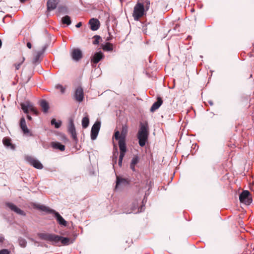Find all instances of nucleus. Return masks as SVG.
<instances>
[{"instance_id": "13", "label": "nucleus", "mask_w": 254, "mask_h": 254, "mask_svg": "<svg viewBox=\"0 0 254 254\" xmlns=\"http://www.w3.org/2000/svg\"><path fill=\"white\" fill-rule=\"evenodd\" d=\"M71 57L73 60L78 61L82 57V52L78 48L74 49L71 52Z\"/></svg>"}, {"instance_id": "42", "label": "nucleus", "mask_w": 254, "mask_h": 254, "mask_svg": "<svg viewBox=\"0 0 254 254\" xmlns=\"http://www.w3.org/2000/svg\"><path fill=\"white\" fill-rule=\"evenodd\" d=\"M59 10L60 12H63L64 10H66V8L64 7H59Z\"/></svg>"}, {"instance_id": "14", "label": "nucleus", "mask_w": 254, "mask_h": 254, "mask_svg": "<svg viewBox=\"0 0 254 254\" xmlns=\"http://www.w3.org/2000/svg\"><path fill=\"white\" fill-rule=\"evenodd\" d=\"M90 25V29L93 31H96L98 30L100 26L99 21L96 18H91L89 22Z\"/></svg>"}, {"instance_id": "41", "label": "nucleus", "mask_w": 254, "mask_h": 254, "mask_svg": "<svg viewBox=\"0 0 254 254\" xmlns=\"http://www.w3.org/2000/svg\"><path fill=\"white\" fill-rule=\"evenodd\" d=\"M144 206H143V205H142L140 207V208H138V210H137V211L136 213H138V212H141V211H143V210H144Z\"/></svg>"}, {"instance_id": "1", "label": "nucleus", "mask_w": 254, "mask_h": 254, "mask_svg": "<svg viewBox=\"0 0 254 254\" xmlns=\"http://www.w3.org/2000/svg\"><path fill=\"white\" fill-rule=\"evenodd\" d=\"M149 135V127L147 123H140V127L137 132V137L138 143L141 147L144 146L147 142Z\"/></svg>"}, {"instance_id": "5", "label": "nucleus", "mask_w": 254, "mask_h": 254, "mask_svg": "<svg viewBox=\"0 0 254 254\" xmlns=\"http://www.w3.org/2000/svg\"><path fill=\"white\" fill-rule=\"evenodd\" d=\"M128 131V127L127 125H123L121 133L119 131H116L114 137L116 140L126 139V137Z\"/></svg>"}, {"instance_id": "38", "label": "nucleus", "mask_w": 254, "mask_h": 254, "mask_svg": "<svg viewBox=\"0 0 254 254\" xmlns=\"http://www.w3.org/2000/svg\"><path fill=\"white\" fill-rule=\"evenodd\" d=\"M10 252L7 249H2L0 251V254H9Z\"/></svg>"}, {"instance_id": "23", "label": "nucleus", "mask_w": 254, "mask_h": 254, "mask_svg": "<svg viewBox=\"0 0 254 254\" xmlns=\"http://www.w3.org/2000/svg\"><path fill=\"white\" fill-rule=\"evenodd\" d=\"M3 144L6 147H9L11 149H14V146L11 143V140L8 138H4L2 140Z\"/></svg>"}, {"instance_id": "4", "label": "nucleus", "mask_w": 254, "mask_h": 254, "mask_svg": "<svg viewBox=\"0 0 254 254\" xmlns=\"http://www.w3.org/2000/svg\"><path fill=\"white\" fill-rule=\"evenodd\" d=\"M21 107L23 111L27 114H28L29 112H31L36 115H38V111L34 108L33 104L29 101H26L24 103H21Z\"/></svg>"}, {"instance_id": "43", "label": "nucleus", "mask_w": 254, "mask_h": 254, "mask_svg": "<svg viewBox=\"0 0 254 254\" xmlns=\"http://www.w3.org/2000/svg\"><path fill=\"white\" fill-rule=\"evenodd\" d=\"M4 240V237L2 235H0V243H2Z\"/></svg>"}, {"instance_id": "46", "label": "nucleus", "mask_w": 254, "mask_h": 254, "mask_svg": "<svg viewBox=\"0 0 254 254\" xmlns=\"http://www.w3.org/2000/svg\"><path fill=\"white\" fill-rule=\"evenodd\" d=\"M27 118L29 121H31L32 120V117L30 115H27Z\"/></svg>"}, {"instance_id": "39", "label": "nucleus", "mask_w": 254, "mask_h": 254, "mask_svg": "<svg viewBox=\"0 0 254 254\" xmlns=\"http://www.w3.org/2000/svg\"><path fill=\"white\" fill-rule=\"evenodd\" d=\"M133 206L132 207V212H133L136 208L138 207V203L137 202H134L133 203Z\"/></svg>"}, {"instance_id": "45", "label": "nucleus", "mask_w": 254, "mask_h": 254, "mask_svg": "<svg viewBox=\"0 0 254 254\" xmlns=\"http://www.w3.org/2000/svg\"><path fill=\"white\" fill-rule=\"evenodd\" d=\"M27 46L29 49H31L32 47V45L30 42H28L27 43Z\"/></svg>"}, {"instance_id": "2", "label": "nucleus", "mask_w": 254, "mask_h": 254, "mask_svg": "<svg viewBox=\"0 0 254 254\" xmlns=\"http://www.w3.org/2000/svg\"><path fill=\"white\" fill-rule=\"evenodd\" d=\"M37 236L40 239L51 242L52 244H57L59 242L60 238L58 235L48 233H39Z\"/></svg>"}, {"instance_id": "22", "label": "nucleus", "mask_w": 254, "mask_h": 254, "mask_svg": "<svg viewBox=\"0 0 254 254\" xmlns=\"http://www.w3.org/2000/svg\"><path fill=\"white\" fill-rule=\"evenodd\" d=\"M127 184V181L126 179L117 177L116 189L119 188L120 186H125Z\"/></svg>"}, {"instance_id": "12", "label": "nucleus", "mask_w": 254, "mask_h": 254, "mask_svg": "<svg viewBox=\"0 0 254 254\" xmlns=\"http://www.w3.org/2000/svg\"><path fill=\"white\" fill-rule=\"evenodd\" d=\"M74 97L75 100L79 102L83 101L84 98L83 90L81 87H79L76 89Z\"/></svg>"}, {"instance_id": "37", "label": "nucleus", "mask_w": 254, "mask_h": 254, "mask_svg": "<svg viewBox=\"0 0 254 254\" xmlns=\"http://www.w3.org/2000/svg\"><path fill=\"white\" fill-rule=\"evenodd\" d=\"M125 155H123V154H120V156H119V165L120 166H121L122 165V161H123V158L124 157Z\"/></svg>"}, {"instance_id": "33", "label": "nucleus", "mask_w": 254, "mask_h": 254, "mask_svg": "<svg viewBox=\"0 0 254 254\" xmlns=\"http://www.w3.org/2000/svg\"><path fill=\"white\" fill-rule=\"evenodd\" d=\"M18 242H19V245L21 247H22L23 248H24L26 247V244H27V242L24 239L21 238H19Z\"/></svg>"}, {"instance_id": "29", "label": "nucleus", "mask_w": 254, "mask_h": 254, "mask_svg": "<svg viewBox=\"0 0 254 254\" xmlns=\"http://www.w3.org/2000/svg\"><path fill=\"white\" fill-rule=\"evenodd\" d=\"M102 49L105 51H113V45L110 43H107L102 46Z\"/></svg>"}, {"instance_id": "7", "label": "nucleus", "mask_w": 254, "mask_h": 254, "mask_svg": "<svg viewBox=\"0 0 254 254\" xmlns=\"http://www.w3.org/2000/svg\"><path fill=\"white\" fill-rule=\"evenodd\" d=\"M101 127V123L99 121H96L93 125L91 130V138L94 140L96 139L99 133Z\"/></svg>"}, {"instance_id": "3", "label": "nucleus", "mask_w": 254, "mask_h": 254, "mask_svg": "<svg viewBox=\"0 0 254 254\" xmlns=\"http://www.w3.org/2000/svg\"><path fill=\"white\" fill-rule=\"evenodd\" d=\"M143 4L141 2H137L134 6L133 12V17L135 20H138L144 13Z\"/></svg>"}, {"instance_id": "47", "label": "nucleus", "mask_w": 254, "mask_h": 254, "mask_svg": "<svg viewBox=\"0 0 254 254\" xmlns=\"http://www.w3.org/2000/svg\"><path fill=\"white\" fill-rule=\"evenodd\" d=\"M209 103L211 105H213V102H212V101H209Z\"/></svg>"}, {"instance_id": "11", "label": "nucleus", "mask_w": 254, "mask_h": 254, "mask_svg": "<svg viewBox=\"0 0 254 254\" xmlns=\"http://www.w3.org/2000/svg\"><path fill=\"white\" fill-rule=\"evenodd\" d=\"M68 131L69 133L71 134V137L72 139L76 142L77 141V137L76 135V132L75 130V128L73 122L71 121L69 124L68 127Z\"/></svg>"}, {"instance_id": "44", "label": "nucleus", "mask_w": 254, "mask_h": 254, "mask_svg": "<svg viewBox=\"0 0 254 254\" xmlns=\"http://www.w3.org/2000/svg\"><path fill=\"white\" fill-rule=\"evenodd\" d=\"M82 25V23L81 22L78 23L76 25V27L77 28H79Z\"/></svg>"}, {"instance_id": "49", "label": "nucleus", "mask_w": 254, "mask_h": 254, "mask_svg": "<svg viewBox=\"0 0 254 254\" xmlns=\"http://www.w3.org/2000/svg\"><path fill=\"white\" fill-rule=\"evenodd\" d=\"M26 0H20L21 2H24Z\"/></svg>"}, {"instance_id": "17", "label": "nucleus", "mask_w": 254, "mask_h": 254, "mask_svg": "<svg viewBox=\"0 0 254 254\" xmlns=\"http://www.w3.org/2000/svg\"><path fill=\"white\" fill-rule=\"evenodd\" d=\"M119 146L120 150V154L125 155L127 151V146L126 144V139H118Z\"/></svg>"}, {"instance_id": "19", "label": "nucleus", "mask_w": 254, "mask_h": 254, "mask_svg": "<svg viewBox=\"0 0 254 254\" xmlns=\"http://www.w3.org/2000/svg\"><path fill=\"white\" fill-rule=\"evenodd\" d=\"M163 103V101L161 97H158L157 98V101L155 102L152 106H151L150 108V111L151 112H154L155 110L158 109L160 106L162 105Z\"/></svg>"}, {"instance_id": "24", "label": "nucleus", "mask_w": 254, "mask_h": 254, "mask_svg": "<svg viewBox=\"0 0 254 254\" xmlns=\"http://www.w3.org/2000/svg\"><path fill=\"white\" fill-rule=\"evenodd\" d=\"M44 50L45 49H43V51H44ZM43 52L44 51H38L36 53V55L34 57L33 59V63L34 64H36L40 62V58L41 55H42Z\"/></svg>"}, {"instance_id": "26", "label": "nucleus", "mask_w": 254, "mask_h": 254, "mask_svg": "<svg viewBox=\"0 0 254 254\" xmlns=\"http://www.w3.org/2000/svg\"><path fill=\"white\" fill-rule=\"evenodd\" d=\"M59 237H60L59 242L61 241V243L64 245H68L69 244L73 243V241H70L69 238L63 237L62 236H59Z\"/></svg>"}, {"instance_id": "48", "label": "nucleus", "mask_w": 254, "mask_h": 254, "mask_svg": "<svg viewBox=\"0 0 254 254\" xmlns=\"http://www.w3.org/2000/svg\"><path fill=\"white\" fill-rule=\"evenodd\" d=\"M1 45H2V42H1V40L0 39V48H1Z\"/></svg>"}, {"instance_id": "50", "label": "nucleus", "mask_w": 254, "mask_h": 254, "mask_svg": "<svg viewBox=\"0 0 254 254\" xmlns=\"http://www.w3.org/2000/svg\"><path fill=\"white\" fill-rule=\"evenodd\" d=\"M145 201V197L143 198V200H142V203H144V201Z\"/></svg>"}, {"instance_id": "16", "label": "nucleus", "mask_w": 254, "mask_h": 254, "mask_svg": "<svg viewBox=\"0 0 254 254\" xmlns=\"http://www.w3.org/2000/svg\"><path fill=\"white\" fill-rule=\"evenodd\" d=\"M57 219L58 223L62 226H66L67 222L63 218V217L57 212L55 210L53 214Z\"/></svg>"}, {"instance_id": "34", "label": "nucleus", "mask_w": 254, "mask_h": 254, "mask_svg": "<svg viewBox=\"0 0 254 254\" xmlns=\"http://www.w3.org/2000/svg\"><path fill=\"white\" fill-rule=\"evenodd\" d=\"M93 38L94 39V40L93 41V44L94 45L98 44L99 43V40L101 39L100 36L98 35H95L93 36Z\"/></svg>"}, {"instance_id": "25", "label": "nucleus", "mask_w": 254, "mask_h": 254, "mask_svg": "<svg viewBox=\"0 0 254 254\" xmlns=\"http://www.w3.org/2000/svg\"><path fill=\"white\" fill-rule=\"evenodd\" d=\"M40 105L44 113H47L49 110V107L48 103L45 100H42Z\"/></svg>"}, {"instance_id": "36", "label": "nucleus", "mask_w": 254, "mask_h": 254, "mask_svg": "<svg viewBox=\"0 0 254 254\" xmlns=\"http://www.w3.org/2000/svg\"><path fill=\"white\" fill-rule=\"evenodd\" d=\"M24 58H23L22 61L20 63H18V64H14V66H15V69H16V70H18V69H19V68H20V67L21 65L23 63V62H24Z\"/></svg>"}, {"instance_id": "35", "label": "nucleus", "mask_w": 254, "mask_h": 254, "mask_svg": "<svg viewBox=\"0 0 254 254\" xmlns=\"http://www.w3.org/2000/svg\"><path fill=\"white\" fill-rule=\"evenodd\" d=\"M56 88L60 90L62 94H64L65 92V88L61 84H58L56 86Z\"/></svg>"}, {"instance_id": "27", "label": "nucleus", "mask_w": 254, "mask_h": 254, "mask_svg": "<svg viewBox=\"0 0 254 254\" xmlns=\"http://www.w3.org/2000/svg\"><path fill=\"white\" fill-rule=\"evenodd\" d=\"M139 159L137 156H134L130 163V167L133 171H135V166L138 162Z\"/></svg>"}, {"instance_id": "8", "label": "nucleus", "mask_w": 254, "mask_h": 254, "mask_svg": "<svg viewBox=\"0 0 254 254\" xmlns=\"http://www.w3.org/2000/svg\"><path fill=\"white\" fill-rule=\"evenodd\" d=\"M25 159L27 162H28L30 165L33 166L34 168L38 169H41L43 166L41 163L38 160L35 159L32 156H26Z\"/></svg>"}, {"instance_id": "30", "label": "nucleus", "mask_w": 254, "mask_h": 254, "mask_svg": "<svg viewBox=\"0 0 254 254\" xmlns=\"http://www.w3.org/2000/svg\"><path fill=\"white\" fill-rule=\"evenodd\" d=\"M62 22L64 24H66L67 25H70L71 23L70 17L68 15H65L62 18Z\"/></svg>"}, {"instance_id": "9", "label": "nucleus", "mask_w": 254, "mask_h": 254, "mask_svg": "<svg viewBox=\"0 0 254 254\" xmlns=\"http://www.w3.org/2000/svg\"><path fill=\"white\" fill-rule=\"evenodd\" d=\"M20 127L24 135L28 136H32L33 134L31 131L28 128L25 120L24 118H22L20 121Z\"/></svg>"}, {"instance_id": "15", "label": "nucleus", "mask_w": 254, "mask_h": 254, "mask_svg": "<svg viewBox=\"0 0 254 254\" xmlns=\"http://www.w3.org/2000/svg\"><path fill=\"white\" fill-rule=\"evenodd\" d=\"M59 2V0H48L47 2V10L50 11L56 9Z\"/></svg>"}, {"instance_id": "20", "label": "nucleus", "mask_w": 254, "mask_h": 254, "mask_svg": "<svg viewBox=\"0 0 254 254\" xmlns=\"http://www.w3.org/2000/svg\"><path fill=\"white\" fill-rule=\"evenodd\" d=\"M36 207L42 211H45L49 213L53 214L55 212L54 210L50 209V208L43 205H37Z\"/></svg>"}, {"instance_id": "10", "label": "nucleus", "mask_w": 254, "mask_h": 254, "mask_svg": "<svg viewBox=\"0 0 254 254\" xmlns=\"http://www.w3.org/2000/svg\"><path fill=\"white\" fill-rule=\"evenodd\" d=\"M5 205L8 207L11 211L14 212L17 214H19L20 215L22 216H25L26 214L25 213L20 209L19 208L17 207L15 205H14L13 203L11 202H6L5 203Z\"/></svg>"}, {"instance_id": "18", "label": "nucleus", "mask_w": 254, "mask_h": 254, "mask_svg": "<svg viewBox=\"0 0 254 254\" xmlns=\"http://www.w3.org/2000/svg\"><path fill=\"white\" fill-rule=\"evenodd\" d=\"M103 57L104 55L101 52H97L93 56L91 62L95 64H97Z\"/></svg>"}, {"instance_id": "32", "label": "nucleus", "mask_w": 254, "mask_h": 254, "mask_svg": "<svg viewBox=\"0 0 254 254\" xmlns=\"http://www.w3.org/2000/svg\"><path fill=\"white\" fill-rule=\"evenodd\" d=\"M141 3L143 4L144 10H148L150 5V1L148 0H143V2Z\"/></svg>"}, {"instance_id": "31", "label": "nucleus", "mask_w": 254, "mask_h": 254, "mask_svg": "<svg viewBox=\"0 0 254 254\" xmlns=\"http://www.w3.org/2000/svg\"><path fill=\"white\" fill-rule=\"evenodd\" d=\"M51 124L55 126V128H58L61 127L62 122L61 121L57 122L55 119H53L51 121Z\"/></svg>"}, {"instance_id": "6", "label": "nucleus", "mask_w": 254, "mask_h": 254, "mask_svg": "<svg viewBox=\"0 0 254 254\" xmlns=\"http://www.w3.org/2000/svg\"><path fill=\"white\" fill-rule=\"evenodd\" d=\"M250 195V193L248 190L243 191L239 196L240 202L245 204L249 205L252 201V199Z\"/></svg>"}, {"instance_id": "28", "label": "nucleus", "mask_w": 254, "mask_h": 254, "mask_svg": "<svg viewBox=\"0 0 254 254\" xmlns=\"http://www.w3.org/2000/svg\"><path fill=\"white\" fill-rule=\"evenodd\" d=\"M86 116L83 118L82 120V126L83 128H86L88 127L89 123V120L88 116L87 115V113H86Z\"/></svg>"}, {"instance_id": "40", "label": "nucleus", "mask_w": 254, "mask_h": 254, "mask_svg": "<svg viewBox=\"0 0 254 254\" xmlns=\"http://www.w3.org/2000/svg\"><path fill=\"white\" fill-rule=\"evenodd\" d=\"M115 150H116V151H115V152L114 153V155L115 158V159H116V160H117V155H118V150H117V147H116V148H115Z\"/></svg>"}, {"instance_id": "21", "label": "nucleus", "mask_w": 254, "mask_h": 254, "mask_svg": "<svg viewBox=\"0 0 254 254\" xmlns=\"http://www.w3.org/2000/svg\"><path fill=\"white\" fill-rule=\"evenodd\" d=\"M51 146L53 148L59 149L61 151H64L65 150L64 145L58 142H52L51 143Z\"/></svg>"}]
</instances>
